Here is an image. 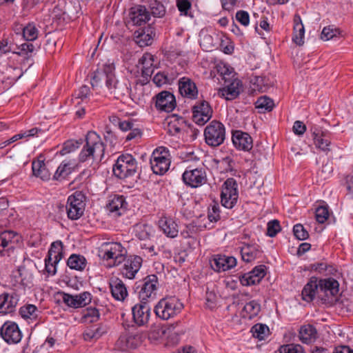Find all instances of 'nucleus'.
I'll return each instance as SVG.
<instances>
[{
  "label": "nucleus",
  "mask_w": 353,
  "mask_h": 353,
  "mask_svg": "<svg viewBox=\"0 0 353 353\" xmlns=\"http://www.w3.org/2000/svg\"><path fill=\"white\" fill-rule=\"evenodd\" d=\"M114 63L108 61L94 71L91 77L92 88H102L104 84L108 92L115 99L128 95L130 88L126 80L120 81L116 77Z\"/></svg>",
  "instance_id": "nucleus-1"
},
{
  "label": "nucleus",
  "mask_w": 353,
  "mask_h": 353,
  "mask_svg": "<svg viewBox=\"0 0 353 353\" xmlns=\"http://www.w3.org/2000/svg\"><path fill=\"white\" fill-rule=\"evenodd\" d=\"M339 292V283L334 278L318 279L310 278L302 290V299L307 302L312 301L316 295L321 300L326 301L336 296Z\"/></svg>",
  "instance_id": "nucleus-2"
},
{
  "label": "nucleus",
  "mask_w": 353,
  "mask_h": 353,
  "mask_svg": "<svg viewBox=\"0 0 353 353\" xmlns=\"http://www.w3.org/2000/svg\"><path fill=\"white\" fill-rule=\"evenodd\" d=\"M85 142L79 154V162L84 163L90 160L101 162L104 157L105 145L100 136L94 131H89L85 136Z\"/></svg>",
  "instance_id": "nucleus-3"
},
{
  "label": "nucleus",
  "mask_w": 353,
  "mask_h": 353,
  "mask_svg": "<svg viewBox=\"0 0 353 353\" xmlns=\"http://www.w3.org/2000/svg\"><path fill=\"white\" fill-rule=\"evenodd\" d=\"M183 309V304L174 296L161 299L155 305L154 312L156 316L162 320L174 318Z\"/></svg>",
  "instance_id": "nucleus-4"
},
{
  "label": "nucleus",
  "mask_w": 353,
  "mask_h": 353,
  "mask_svg": "<svg viewBox=\"0 0 353 353\" xmlns=\"http://www.w3.org/2000/svg\"><path fill=\"white\" fill-rule=\"evenodd\" d=\"M127 251L121 243H103L99 250V256L103 260L110 261L109 266H117L125 259Z\"/></svg>",
  "instance_id": "nucleus-5"
},
{
  "label": "nucleus",
  "mask_w": 353,
  "mask_h": 353,
  "mask_svg": "<svg viewBox=\"0 0 353 353\" xmlns=\"http://www.w3.org/2000/svg\"><path fill=\"white\" fill-rule=\"evenodd\" d=\"M145 338V335L142 331L131 325L120 335L116 345L121 351L134 350L141 345Z\"/></svg>",
  "instance_id": "nucleus-6"
},
{
  "label": "nucleus",
  "mask_w": 353,
  "mask_h": 353,
  "mask_svg": "<svg viewBox=\"0 0 353 353\" xmlns=\"http://www.w3.org/2000/svg\"><path fill=\"white\" fill-rule=\"evenodd\" d=\"M138 163L136 159L130 154H122L113 166V173L121 179L134 175L137 172Z\"/></svg>",
  "instance_id": "nucleus-7"
},
{
  "label": "nucleus",
  "mask_w": 353,
  "mask_h": 353,
  "mask_svg": "<svg viewBox=\"0 0 353 353\" xmlns=\"http://www.w3.org/2000/svg\"><path fill=\"white\" fill-rule=\"evenodd\" d=\"M159 287V279L157 275L150 274L137 283L136 292L141 301L149 302L156 299Z\"/></svg>",
  "instance_id": "nucleus-8"
},
{
  "label": "nucleus",
  "mask_w": 353,
  "mask_h": 353,
  "mask_svg": "<svg viewBox=\"0 0 353 353\" xmlns=\"http://www.w3.org/2000/svg\"><path fill=\"white\" fill-rule=\"evenodd\" d=\"M171 158L169 150L165 147L156 148L150 158V165L153 172L163 175L170 168Z\"/></svg>",
  "instance_id": "nucleus-9"
},
{
  "label": "nucleus",
  "mask_w": 353,
  "mask_h": 353,
  "mask_svg": "<svg viewBox=\"0 0 353 353\" xmlns=\"http://www.w3.org/2000/svg\"><path fill=\"white\" fill-rule=\"evenodd\" d=\"M85 196L81 191H76L68 196L65 205L67 215L70 220H77L84 213Z\"/></svg>",
  "instance_id": "nucleus-10"
},
{
  "label": "nucleus",
  "mask_w": 353,
  "mask_h": 353,
  "mask_svg": "<svg viewBox=\"0 0 353 353\" xmlns=\"http://www.w3.org/2000/svg\"><path fill=\"white\" fill-rule=\"evenodd\" d=\"M204 137L205 143L211 147L221 145L225 139L224 125L216 120L212 121L205 128Z\"/></svg>",
  "instance_id": "nucleus-11"
},
{
  "label": "nucleus",
  "mask_w": 353,
  "mask_h": 353,
  "mask_svg": "<svg viewBox=\"0 0 353 353\" xmlns=\"http://www.w3.org/2000/svg\"><path fill=\"white\" fill-rule=\"evenodd\" d=\"M239 198L238 185L234 178L227 179L221 188V205L228 209H232L237 203Z\"/></svg>",
  "instance_id": "nucleus-12"
},
{
  "label": "nucleus",
  "mask_w": 353,
  "mask_h": 353,
  "mask_svg": "<svg viewBox=\"0 0 353 353\" xmlns=\"http://www.w3.org/2000/svg\"><path fill=\"white\" fill-rule=\"evenodd\" d=\"M192 120L199 125H204L212 116V109L205 100L197 101L192 108Z\"/></svg>",
  "instance_id": "nucleus-13"
},
{
  "label": "nucleus",
  "mask_w": 353,
  "mask_h": 353,
  "mask_svg": "<svg viewBox=\"0 0 353 353\" xmlns=\"http://www.w3.org/2000/svg\"><path fill=\"white\" fill-rule=\"evenodd\" d=\"M132 320L137 326L146 325L150 319L151 308L148 302L140 301L132 307Z\"/></svg>",
  "instance_id": "nucleus-14"
},
{
  "label": "nucleus",
  "mask_w": 353,
  "mask_h": 353,
  "mask_svg": "<svg viewBox=\"0 0 353 353\" xmlns=\"http://www.w3.org/2000/svg\"><path fill=\"white\" fill-rule=\"evenodd\" d=\"M183 182L191 188H198L207 182V175L202 168L187 169L182 175Z\"/></svg>",
  "instance_id": "nucleus-15"
},
{
  "label": "nucleus",
  "mask_w": 353,
  "mask_h": 353,
  "mask_svg": "<svg viewBox=\"0 0 353 353\" xmlns=\"http://www.w3.org/2000/svg\"><path fill=\"white\" fill-rule=\"evenodd\" d=\"M266 275V266L259 265L249 272L240 274L239 281L243 286H250L259 284Z\"/></svg>",
  "instance_id": "nucleus-16"
},
{
  "label": "nucleus",
  "mask_w": 353,
  "mask_h": 353,
  "mask_svg": "<svg viewBox=\"0 0 353 353\" xmlns=\"http://www.w3.org/2000/svg\"><path fill=\"white\" fill-rule=\"evenodd\" d=\"M59 294L61 296L62 301L65 305L73 308L83 307L88 305L92 300V294L88 292H83L77 295L60 292Z\"/></svg>",
  "instance_id": "nucleus-17"
},
{
  "label": "nucleus",
  "mask_w": 353,
  "mask_h": 353,
  "mask_svg": "<svg viewBox=\"0 0 353 353\" xmlns=\"http://www.w3.org/2000/svg\"><path fill=\"white\" fill-rule=\"evenodd\" d=\"M150 19V14L143 6H136L129 10L126 19L128 25L142 26Z\"/></svg>",
  "instance_id": "nucleus-18"
},
{
  "label": "nucleus",
  "mask_w": 353,
  "mask_h": 353,
  "mask_svg": "<svg viewBox=\"0 0 353 353\" xmlns=\"http://www.w3.org/2000/svg\"><path fill=\"white\" fill-rule=\"evenodd\" d=\"M0 335L8 343H17L22 337L18 325L14 322L6 321L0 329Z\"/></svg>",
  "instance_id": "nucleus-19"
},
{
  "label": "nucleus",
  "mask_w": 353,
  "mask_h": 353,
  "mask_svg": "<svg viewBox=\"0 0 353 353\" xmlns=\"http://www.w3.org/2000/svg\"><path fill=\"white\" fill-rule=\"evenodd\" d=\"M124 264L121 268L122 275L129 279H133L135 275L140 270L143 259L141 256L133 255L130 256L125 260L124 259Z\"/></svg>",
  "instance_id": "nucleus-20"
},
{
  "label": "nucleus",
  "mask_w": 353,
  "mask_h": 353,
  "mask_svg": "<svg viewBox=\"0 0 353 353\" xmlns=\"http://www.w3.org/2000/svg\"><path fill=\"white\" fill-rule=\"evenodd\" d=\"M312 138L316 148L326 154L331 150V134L327 130L314 128L312 130Z\"/></svg>",
  "instance_id": "nucleus-21"
},
{
  "label": "nucleus",
  "mask_w": 353,
  "mask_h": 353,
  "mask_svg": "<svg viewBox=\"0 0 353 353\" xmlns=\"http://www.w3.org/2000/svg\"><path fill=\"white\" fill-rule=\"evenodd\" d=\"M154 28L149 25L134 32V41L141 48L152 45L155 37Z\"/></svg>",
  "instance_id": "nucleus-22"
},
{
  "label": "nucleus",
  "mask_w": 353,
  "mask_h": 353,
  "mask_svg": "<svg viewBox=\"0 0 353 353\" xmlns=\"http://www.w3.org/2000/svg\"><path fill=\"white\" fill-rule=\"evenodd\" d=\"M176 106V99L171 92L162 91L156 95L155 107L160 111L172 112Z\"/></svg>",
  "instance_id": "nucleus-23"
},
{
  "label": "nucleus",
  "mask_w": 353,
  "mask_h": 353,
  "mask_svg": "<svg viewBox=\"0 0 353 353\" xmlns=\"http://www.w3.org/2000/svg\"><path fill=\"white\" fill-rule=\"evenodd\" d=\"M16 292H3L0 294V314H8L15 311L19 302Z\"/></svg>",
  "instance_id": "nucleus-24"
},
{
  "label": "nucleus",
  "mask_w": 353,
  "mask_h": 353,
  "mask_svg": "<svg viewBox=\"0 0 353 353\" xmlns=\"http://www.w3.org/2000/svg\"><path fill=\"white\" fill-rule=\"evenodd\" d=\"M236 265V259L234 256L215 255L210 261L211 268L218 272H225Z\"/></svg>",
  "instance_id": "nucleus-25"
},
{
  "label": "nucleus",
  "mask_w": 353,
  "mask_h": 353,
  "mask_svg": "<svg viewBox=\"0 0 353 353\" xmlns=\"http://www.w3.org/2000/svg\"><path fill=\"white\" fill-rule=\"evenodd\" d=\"M179 91L181 96L189 99H196L198 97V88L196 83L189 77H183L179 79Z\"/></svg>",
  "instance_id": "nucleus-26"
},
{
  "label": "nucleus",
  "mask_w": 353,
  "mask_h": 353,
  "mask_svg": "<svg viewBox=\"0 0 353 353\" xmlns=\"http://www.w3.org/2000/svg\"><path fill=\"white\" fill-rule=\"evenodd\" d=\"M232 141L234 147L239 150L250 151L253 146L251 136L241 130H235L232 132Z\"/></svg>",
  "instance_id": "nucleus-27"
},
{
  "label": "nucleus",
  "mask_w": 353,
  "mask_h": 353,
  "mask_svg": "<svg viewBox=\"0 0 353 353\" xmlns=\"http://www.w3.org/2000/svg\"><path fill=\"white\" fill-rule=\"evenodd\" d=\"M19 240L17 233L12 230H4L0 233V254L3 252L13 249Z\"/></svg>",
  "instance_id": "nucleus-28"
},
{
  "label": "nucleus",
  "mask_w": 353,
  "mask_h": 353,
  "mask_svg": "<svg viewBox=\"0 0 353 353\" xmlns=\"http://www.w3.org/2000/svg\"><path fill=\"white\" fill-rule=\"evenodd\" d=\"M158 225L166 236L174 238L178 235V225L172 218L163 216L159 219Z\"/></svg>",
  "instance_id": "nucleus-29"
},
{
  "label": "nucleus",
  "mask_w": 353,
  "mask_h": 353,
  "mask_svg": "<svg viewBox=\"0 0 353 353\" xmlns=\"http://www.w3.org/2000/svg\"><path fill=\"white\" fill-rule=\"evenodd\" d=\"M109 284L112 295L116 300L123 301L127 297V288L121 279L112 277Z\"/></svg>",
  "instance_id": "nucleus-30"
},
{
  "label": "nucleus",
  "mask_w": 353,
  "mask_h": 353,
  "mask_svg": "<svg viewBox=\"0 0 353 353\" xmlns=\"http://www.w3.org/2000/svg\"><path fill=\"white\" fill-rule=\"evenodd\" d=\"M128 208V203L123 195L114 194L112 196L107 205V209L110 212H114L120 216L123 214Z\"/></svg>",
  "instance_id": "nucleus-31"
},
{
  "label": "nucleus",
  "mask_w": 353,
  "mask_h": 353,
  "mask_svg": "<svg viewBox=\"0 0 353 353\" xmlns=\"http://www.w3.org/2000/svg\"><path fill=\"white\" fill-rule=\"evenodd\" d=\"M262 250L261 247L256 243L244 244L241 249V254L242 260L246 263H250L259 258L261 255Z\"/></svg>",
  "instance_id": "nucleus-32"
},
{
  "label": "nucleus",
  "mask_w": 353,
  "mask_h": 353,
  "mask_svg": "<svg viewBox=\"0 0 353 353\" xmlns=\"http://www.w3.org/2000/svg\"><path fill=\"white\" fill-rule=\"evenodd\" d=\"M242 83L238 79H234L228 85L219 90V94L228 101L236 99L240 94Z\"/></svg>",
  "instance_id": "nucleus-33"
},
{
  "label": "nucleus",
  "mask_w": 353,
  "mask_h": 353,
  "mask_svg": "<svg viewBox=\"0 0 353 353\" xmlns=\"http://www.w3.org/2000/svg\"><path fill=\"white\" fill-rule=\"evenodd\" d=\"M317 336V330L312 325H304L300 328L299 337L303 343L310 344L314 342Z\"/></svg>",
  "instance_id": "nucleus-34"
},
{
  "label": "nucleus",
  "mask_w": 353,
  "mask_h": 353,
  "mask_svg": "<svg viewBox=\"0 0 353 353\" xmlns=\"http://www.w3.org/2000/svg\"><path fill=\"white\" fill-rule=\"evenodd\" d=\"M305 28L302 23L301 17L295 14L294 17V35L293 41L298 46H302L304 43Z\"/></svg>",
  "instance_id": "nucleus-35"
},
{
  "label": "nucleus",
  "mask_w": 353,
  "mask_h": 353,
  "mask_svg": "<svg viewBox=\"0 0 353 353\" xmlns=\"http://www.w3.org/2000/svg\"><path fill=\"white\" fill-rule=\"evenodd\" d=\"M154 232L153 227L147 223L137 224L135 227V236L141 241L150 240Z\"/></svg>",
  "instance_id": "nucleus-36"
},
{
  "label": "nucleus",
  "mask_w": 353,
  "mask_h": 353,
  "mask_svg": "<svg viewBox=\"0 0 353 353\" xmlns=\"http://www.w3.org/2000/svg\"><path fill=\"white\" fill-rule=\"evenodd\" d=\"M32 170L33 174L43 181H48L50 179L51 174L43 161H33Z\"/></svg>",
  "instance_id": "nucleus-37"
},
{
  "label": "nucleus",
  "mask_w": 353,
  "mask_h": 353,
  "mask_svg": "<svg viewBox=\"0 0 353 353\" xmlns=\"http://www.w3.org/2000/svg\"><path fill=\"white\" fill-rule=\"evenodd\" d=\"M63 243L61 241H57L52 243L48 252V260H54L55 263H59L63 256Z\"/></svg>",
  "instance_id": "nucleus-38"
},
{
  "label": "nucleus",
  "mask_w": 353,
  "mask_h": 353,
  "mask_svg": "<svg viewBox=\"0 0 353 353\" xmlns=\"http://www.w3.org/2000/svg\"><path fill=\"white\" fill-rule=\"evenodd\" d=\"M185 123L183 117L172 116L168 123L167 132L171 136H176L181 131V128Z\"/></svg>",
  "instance_id": "nucleus-39"
},
{
  "label": "nucleus",
  "mask_w": 353,
  "mask_h": 353,
  "mask_svg": "<svg viewBox=\"0 0 353 353\" xmlns=\"http://www.w3.org/2000/svg\"><path fill=\"white\" fill-rule=\"evenodd\" d=\"M87 264L85 258L80 254H73L70 256L67 261V265L72 270L82 271Z\"/></svg>",
  "instance_id": "nucleus-40"
},
{
  "label": "nucleus",
  "mask_w": 353,
  "mask_h": 353,
  "mask_svg": "<svg viewBox=\"0 0 353 353\" xmlns=\"http://www.w3.org/2000/svg\"><path fill=\"white\" fill-rule=\"evenodd\" d=\"M254 85V90H258L260 92H265L271 85L272 82L266 77H255L254 79L251 81Z\"/></svg>",
  "instance_id": "nucleus-41"
},
{
  "label": "nucleus",
  "mask_w": 353,
  "mask_h": 353,
  "mask_svg": "<svg viewBox=\"0 0 353 353\" xmlns=\"http://www.w3.org/2000/svg\"><path fill=\"white\" fill-rule=\"evenodd\" d=\"M72 171V168L70 163L63 161L57 168L53 175V179L56 181H61L65 179Z\"/></svg>",
  "instance_id": "nucleus-42"
},
{
  "label": "nucleus",
  "mask_w": 353,
  "mask_h": 353,
  "mask_svg": "<svg viewBox=\"0 0 353 353\" xmlns=\"http://www.w3.org/2000/svg\"><path fill=\"white\" fill-rule=\"evenodd\" d=\"M261 311V305L257 301L252 300L248 303H247L244 307L243 312L247 314L245 317H247L250 319L254 318Z\"/></svg>",
  "instance_id": "nucleus-43"
},
{
  "label": "nucleus",
  "mask_w": 353,
  "mask_h": 353,
  "mask_svg": "<svg viewBox=\"0 0 353 353\" xmlns=\"http://www.w3.org/2000/svg\"><path fill=\"white\" fill-rule=\"evenodd\" d=\"M83 143V140L80 139L79 140H68L64 143L60 150L61 155L69 154L78 149Z\"/></svg>",
  "instance_id": "nucleus-44"
},
{
  "label": "nucleus",
  "mask_w": 353,
  "mask_h": 353,
  "mask_svg": "<svg viewBox=\"0 0 353 353\" xmlns=\"http://www.w3.org/2000/svg\"><path fill=\"white\" fill-rule=\"evenodd\" d=\"M39 30L34 23H28L23 28V37L28 41H32L37 39Z\"/></svg>",
  "instance_id": "nucleus-45"
},
{
  "label": "nucleus",
  "mask_w": 353,
  "mask_h": 353,
  "mask_svg": "<svg viewBox=\"0 0 353 353\" xmlns=\"http://www.w3.org/2000/svg\"><path fill=\"white\" fill-rule=\"evenodd\" d=\"M256 108L261 110L263 112L271 111L274 103L272 99L268 97L267 96H263L259 97L255 103Z\"/></svg>",
  "instance_id": "nucleus-46"
},
{
  "label": "nucleus",
  "mask_w": 353,
  "mask_h": 353,
  "mask_svg": "<svg viewBox=\"0 0 353 353\" xmlns=\"http://www.w3.org/2000/svg\"><path fill=\"white\" fill-rule=\"evenodd\" d=\"M100 313L96 307H87L83 312V319L85 322L94 323L99 319Z\"/></svg>",
  "instance_id": "nucleus-47"
},
{
  "label": "nucleus",
  "mask_w": 353,
  "mask_h": 353,
  "mask_svg": "<svg viewBox=\"0 0 353 353\" xmlns=\"http://www.w3.org/2000/svg\"><path fill=\"white\" fill-rule=\"evenodd\" d=\"M251 332L254 338L263 340L268 334L269 328L266 325L257 323L252 327Z\"/></svg>",
  "instance_id": "nucleus-48"
},
{
  "label": "nucleus",
  "mask_w": 353,
  "mask_h": 353,
  "mask_svg": "<svg viewBox=\"0 0 353 353\" xmlns=\"http://www.w3.org/2000/svg\"><path fill=\"white\" fill-rule=\"evenodd\" d=\"M35 49L34 46L30 43H24L17 47L18 51L13 52L14 54H17L19 56H23L25 59L28 60L30 57V53H32Z\"/></svg>",
  "instance_id": "nucleus-49"
},
{
  "label": "nucleus",
  "mask_w": 353,
  "mask_h": 353,
  "mask_svg": "<svg viewBox=\"0 0 353 353\" xmlns=\"http://www.w3.org/2000/svg\"><path fill=\"white\" fill-rule=\"evenodd\" d=\"M176 6L181 15L193 17V14L190 12L192 3L189 0H176Z\"/></svg>",
  "instance_id": "nucleus-50"
},
{
  "label": "nucleus",
  "mask_w": 353,
  "mask_h": 353,
  "mask_svg": "<svg viewBox=\"0 0 353 353\" xmlns=\"http://www.w3.org/2000/svg\"><path fill=\"white\" fill-rule=\"evenodd\" d=\"M22 76V73L18 76H12L10 74H0V83L2 84V88L7 90L10 88L14 83Z\"/></svg>",
  "instance_id": "nucleus-51"
},
{
  "label": "nucleus",
  "mask_w": 353,
  "mask_h": 353,
  "mask_svg": "<svg viewBox=\"0 0 353 353\" xmlns=\"http://www.w3.org/2000/svg\"><path fill=\"white\" fill-rule=\"evenodd\" d=\"M151 13L155 17H163L165 14V8L163 4L157 1L154 0L150 3V6Z\"/></svg>",
  "instance_id": "nucleus-52"
},
{
  "label": "nucleus",
  "mask_w": 353,
  "mask_h": 353,
  "mask_svg": "<svg viewBox=\"0 0 353 353\" xmlns=\"http://www.w3.org/2000/svg\"><path fill=\"white\" fill-rule=\"evenodd\" d=\"M37 308L32 304L23 305L19 309V314L23 319H34L37 316Z\"/></svg>",
  "instance_id": "nucleus-53"
},
{
  "label": "nucleus",
  "mask_w": 353,
  "mask_h": 353,
  "mask_svg": "<svg viewBox=\"0 0 353 353\" xmlns=\"http://www.w3.org/2000/svg\"><path fill=\"white\" fill-rule=\"evenodd\" d=\"M221 209L219 203H214L208 208V217L210 222H217L221 219Z\"/></svg>",
  "instance_id": "nucleus-54"
},
{
  "label": "nucleus",
  "mask_w": 353,
  "mask_h": 353,
  "mask_svg": "<svg viewBox=\"0 0 353 353\" xmlns=\"http://www.w3.org/2000/svg\"><path fill=\"white\" fill-rule=\"evenodd\" d=\"M330 215L329 210L327 206H319L316 209V220L319 223H324Z\"/></svg>",
  "instance_id": "nucleus-55"
},
{
  "label": "nucleus",
  "mask_w": 353,
  "mask_h": 353,
  "mask_svg": "<svg viewBox=\"0 0 353 353\" xmlns=\"http://www.w3.org/2000/svg\"><path fill=\"white\" fill-rule=\"evenodd\" d=\"M281 230L280 223L276 219L270 221L267 224V235L270 237L275 236Z\"/></svg>",
  "instance_id": "nucleus-56"
},
{
  "label": "nucleus",
  "mask_w": 353,
  "mask_h": 353,
  "mask_svg": "<svg viewBox=\"0 0 353 353\" xmlns=\"http://www.w3.org/2000/svg\"><path fill=\"white\" fill-rule=\"evenodd\" d=\"M339 34V30L333 26L325 27L321 32V38L323 40L328 41L336 37Z\"/></svg>",
  "instance_id": "nucleus-57"
},
{
  "label": "nucleus",
  "mask_w": 353,
  "mask_h": 353,
  "mask_svg": "<svg viewBox=\"0 0 353 353\" xmlns=\"http://www.w3.org/2000/svg\"><path fill=\"white\" fill-rule=\"evenodd\" d=\"M154 56L150 53H144L139 59L138 63L142 68H154Z\"/></svg>",
  "instance_id": "nucleus-58"
},
{
  "label": "nucleus",
  "mask_w": 353,
  "mask_h": 353,
  "mask_svg": "<svg viewBox=\"0 0 353 353\" xmlns=\"http://www.w3.org/2000/svg\"><path fill=\"white\" fill-rule=\"evenodd\" d=\"M280 353H303V347L300 345L288 344L283 345L279 349Z\"/></svg>",
  "instance_id": "nucleus-59"
},
{
  "label": "nucleus",
  "mask_w": 353,
  "mask_h": 353,
  "mask_svg": "<svg viewBox=\"0 0 353 353\" xmlns=\"http://www.w3.org/2000/svg\"><path fill=\"white\" fill-rule=\"evenodd\" d=\"M293 232L295 237L301 241L308 238L309 234L301 224H296L293 228Z\"/></svg>",
  "instance_id": "nucleus-60"
},
{
  "label": "nucleus",
  "mask_w": 353,
  "mask_h": 353,
  "mask_svg": "<svg viewBox=\"0 0 353 353\" xmlns=\"http://www.w3.org/2000/svg\"><path fill=\"white\" fill-rule=\"evenodd\" d=\"M235 18L243 26H248L250 23V15L247 11L239 10L236 13Z\"/></svg>",
  "instance_id": "nucleus-61"
},
{
  "label": "nucleus",
  "mask_w": 353,
  "mask_h": 353,
  "mask_svg": "<svg viewBox=\"0 0 353 353\" xmlns=\"http://www.w3.org/2000/svg\"><path fill=\"white\" fill-rule=\"evenodd\" d=\"M41 1L42 0H23L21 3L22 10L27 14Z\"/></svg>",
  "instance_id": "nucleus-62"
},
{
  "label": "nucleus",
  "mask_w": 353,
  "mask_h": 353,
  "mask_svg": "<svg viewBox=\"0 0 353 353\" xmlns=\"http://www.w3.org/2000/svg\"><path fill=\"white\" fill-rule=\"evenodd\" d=\"M54 260H48V257L45 259V270L48 274L54 275L57 272V265Z\"/></svg>",
  "instance_id": "nucleus-63"
},
{
  "label": "nucleus",
  "mask_w": 353,
  "mask_h": 353,
  "mask_svg": "<svg viewBox=\"0 0 353 353\" xmlns=\"http://www.w3.org/2000/svg\"><path fill=\"white\" fill-rule=\"evenodd\" d=\"M152 81L158 86H161L162 85L166 84L169 81L168 76L165 74V72H161L157 73L153 77Z\"/></svg>",
  "instance_id": "nucleus-64"
}]
</instances>
